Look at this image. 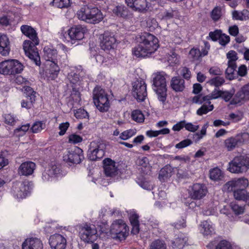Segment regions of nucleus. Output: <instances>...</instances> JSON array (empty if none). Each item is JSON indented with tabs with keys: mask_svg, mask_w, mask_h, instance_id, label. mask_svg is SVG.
I'll list each match as a JSON object with an SVG mask.
<instances>
[{
	"mask_svg": "<svg viewBox=\"0 0 249 249\" xmlns=\"http://www.w3.org/2000/svg\"><path fill=\"white\" fill-rule=\"evenodd\" d=\"M20 30L24 35L30 39V40H25L23 42V47L25 54L36 65H40V56L36 47V45L39 43L36 31L32 26L27 24L21 25Z\"/></svg>",
	"mask_w": 249,
	"mask_h": 249,
	"instance_id": "nucleus-1",
	"label": "nucleus"
},
{
	"mask_svg": "<svg viewBox=\"0 0 249 249\" xmlns=\"http://www.w3.org/2000/svg\"><path fill=\"white\" fill-rule=\"evenodd\" d=\"M159 47V40L154 35L143 33L140 36L139 43L135 47L132 53L138 57L148 56L155 52Z\"/></svg>",
	"mask_w": 249,
	"mask_h": 249,
	"instance_id": "nucleus-2",
	"label": "nucleus"
},
{
	"mask_svg": "<svg viewBox=\"0 0 249 249\" xmlns=\"http://www.w3.org/2000/svg\"><path fill=\"white\" fill-rule=\"evenodd\" d=\"M103 226L100 225L101 230L105 233H108L112 237L123 239L127 236L128 227L123 219H116L112 223L109 229H107V221L103 222Z\"/></svg>",
	"mask_w": 249,
	"mask_h": 249,
	"instance_id": "nucleus-3",
	"label": "nucleus"
},
{
	"mask_svg": "<svg viewBox=\"0 0 249 249\" xmlns=\"http://www.w3.org/2000/svg\"><path fill=\"white\" fill-rule=\"evenodd\" d=\"M164 72L154 73L153 77V89L157 94L158 98L163 104L167 99V82Z\"/></svg>",
	"mask_w": 249,
	"mask_h": 249,
	"instance_id": "nucleus-4",
	"label": "nucleus"
},
{
	"mask_svg": "<svg viewBox=\"0 0 249 249\" xmlns=\"http://www.w3.org/2000/svg\"><path fill=\"white\" fill-rule=\"evenodd\" d=\"M93 102L101 112H106L110 107L109 101L105 90L100 87H96L93 90Z\"/></svg>",
	"mask_w": 249,
	"mask_h": 249,
	"instance_id": "nucleus-5",
	"label": "nucleus"
},
{
	"mask_svg": "<svg viewBox=\"0 0 249 249\" xmlns=\"http://www.w3.org/2000/svg\"><path fill=\"white\" fill-rule=\"evenodd\" d=\"M249 167V154L235 157L229 163V170L232 173H242L248 170Z\"/></svg>",
	"mask_w": 249,
	"mask_h": 249,
	"instance_id": "nucleus-6",
	"label": "nucleus"
},
{
	"mask_svg": "<svg viewBox=\"0 0 249 249\" xmlns=\"http://www.w3.org/2000/svg\"><path fill=\"white\" fill-rule=\"evenodd\" d=\"M79 234L85 242L93 241L97 237V231L95 225L84 223L79 227Z\"/></svg>",
	"mask_w": 249,
	"mask_h": 249,
	"instance_id": "nucleus-7",
	"label": "nucleus"
},
{
	"mask_svg": "<svg viewBox=\"0 0 249 249\" xmlns=\"http://www.w3.org/2000/svg\"><path fill=\"white\" fill-rule=\"evenodd\" d=\"M33 185L32 181H25L22 182H15L12 187V192L15 197L18 199L25 198L30 191L31 190Z\"/></svg>",
	"mask_w": 249,
	"mask_h": 249,
	"instance_id": "nucleus-8",
	"label": "nucleus"
},
{
	"mask_svg": "<svg viewBox=\"0 0 249 249\" xmlns=\"http://www.w3.org/2000/svg\"><path fill=\"white\" fill-rule=\"evenodd\" d=\"M106 147V144L103 142H91L88 153L89 158L90 160L102 158L104 155Z\"/></svg>",
	"mask_w": 249,
	"mask_h": 249,
	"instance_id": "nucleus-9",
	"label": "nucleus"
},
{
	"mask_svg": "<svg viewBox=\"0 0 249 249\" xmlns=\"http://www.w3.org/2000/svg\"><path fill=\"white\" fill-rule=\"evenodd\" d=\"M208 193V189L203 183H194L188 189L189 196L193 200L203 199Z\"/></svg>",
	"mask_w": 249,
	"mask_h": 249,
	"instance_id": "nucleus-10",
	"label": "nucleus"
},
{
	"mask_svg": "<svg viewBox=\"0 0 249 249\" xmlns=\"http://www.w3.org/2000/svg\"><path fill=\"white\" fill-rule=\"evenodd\" d=\"M64 160L70 163H81L84 159L83 151L78 146H73L68 149L67 154L63 156Z\"/></svg>",
	"mask_w": 249,
	"mask_h": 249,
	"instance_id": "nucleus-11",
	"label": "nucleus"
},
{
	"mask_svg": "<svg viewBox=\"0 0 249 249\" xmlns=\"http://www.w3.org/2000/svg\"><path fill=\"white\" fill-rule=\"evenodd\" d=\"M132 94L138 101L145 100L147 96V91L146 84L144 80H137L134 82Z\"/></svg>",
	"mask_w": 249,
	"mask_h": 249,
	"instance_id": "nucleus-12",
	"label": "nucleus"
},
{
	"mask_svg": "<svg viewBox=\"0 0 249 249\" xmlns=\"http://www.w3.org/2000/svg\"><path fill=\"white\" fill-rule=\"evenodd\" d=\"M249 99V83L244 85L236 92L233 98L230 101L231 105L241 106L247 100Z\"/></svg>",
	"mask_w": 249,
	"mask_h": 249,
	"instance_id": "nucleus-13",
	"label": "nucleus"
},
{
	"mask_svg": "<svg viewBox=\"0 0 249 249\" xmlns=\"http://www.w3.org/2000/svg\"><path fill=\"white\" fill-rule=\"evenodd\" d=\"M100 46L104 50H110L114 48L116 43V38L114 35L109 32H105L99 36Z\"/></svg>",
	"mask_w": 249,
	"mask_h": 249,
	"instance_id": "nucleus-14",
	"label": "nucleus"
},
{
	"mask_svg": "<svg viewBox=\"0 0 249 249\" xmlns=\"http://www.w3.org/2000/svg\"><path fill=\"white\" fill-rule=\"evenodd\" d=\"M249 186V180L246 178H238L233 179L226 182L223 186V189L227 191H233L239 190L241 188H247Z\"/></svg>",
	"mask_w": 249,
	"mask_h": 249,
	"instance_id": "nucleus-15",
	"label": "nucleus"
},
{
	"mask_svg": "<svg viewBox=\"0 0 249 249\" xmlns=\"http://www.w3.org/2000/svg\"><path fill=\"white\" fill-rule=\"evenodd\" d=\"M87 28L82 25H75L68 30V34L70 37L71 43H75L76 40H81L84 38V35Z\"/></svg>",
	"mask_w": 249,
	"mask_h": 249,
	"instance_id": "nucleus-16",
	"label": "nucleus"
},
{
	"mask_svg": "<svg viewBox=\"0 0 249 249\" xmlns=\"http://www.w3.org/2000/svg\"><path fill=\"white\" fill-rule=\"evenodd\" d=\"M49 244L52 249H65L67 240L61 234L55 233L50 237Z\"/></svg>",
	"mask_w": 249,
	"mask_h": 249,
	"instance_id": "nucleus-17",
	"label": "nucleus"
},
{
	"mask_svg": "<svg viewBox=\"0 0 249 249\" xmlns=\"http://www.w3.org/2000/svg\"><path fill=\"white\" fill-rule=\"evenodd\" d=\"M22 249H43V244L40 239L36 237L27 238L22 244Z\"/></svg>",
	"mask_w": 249,
	"mask_h": 249,
	"instance_id": "nucleus-18",
	"label": "nucleus"
},
{
	"mask_svg": "<svg viewBox=\"0 0 249 249\" xmlns=\"http://www.w3.org/2000/svg\"><path fill=\"white\" fill-rule=\"evenodd\" d=\"M127 6H130L134 10L143 11L149 8L150 4L147 0H125Z\"/></svg>",
	"mask_w": 249,
	"mask_h": 249,
	"instance_id": "nucleus-19",
	"label": "nucleus"
},
{
	"mask_svg": "<svg viewBox=\"0 0 249 249\" xmlns=\"http://www.w3.org/2000/svg\"><path fill=\"white\" fill-rule=\"evenodd\" d=\"M103 18V14L99 8L89 5V23H98Z\"/></svg>",
	"mask_w": 249,
	"mask_h": 249,
	"instance_id": "nucleus-20",
	"label": "nucleus"
},
{
	"mask_svg": "<svg viewBox=\"0 0 249 249\" xmlns=\"http://www.w3.org/2000/svg\"><path fill=\"white\" fill-rule=\"evenodd\" d=\"M36 165L33 161H25L19 165L18 172L22 176H30L32 175L36 168Z\"/></svg>",
	"mask_w": 249,
	"mask_h": 249,
	"instance_id": "nucleus-21",
	"label": "nucleus"
},
{
	"mask_svg": "<svg viewBox=\"0 0 249 249\" xmlns=\"http://www.w3.org/2000/svg\"><path fill=\"white\" fill-rule=\"evenodd\" d=\"M104 171L107 176H114L117 173L116 162L111 159H105L103 160Z\"/></svg>",
	"mask_w": 249,
	"mask_h": 249,
	"instance_id": "nucleus-22",
	"label": "nucleus"
},
{
	"mask_svg": "<svg viewBox=\"0 0 249 249\" xmlns=\"http://www.w3.org/2000/svg\"><path fill=\"white\" fill-rule=\"evenodd\" d=\"M10 51V44L9 38L6 35H0V53L7 55Z\"/></svg>",
	"mask_w": 249,
	"mask_h": 249,
	"instance_id": "nucleus-23",
	"label": "nucleus"
},
{
	"mask_svg": "<svg viewBox=\"0 0 249 249\" xmlns=\"http://www.w3.org/2000/svg\"><path fill=\"white\" fill-rule=\"evenodd\" d=\"M170 86L176 91H182L185 88L184 80L180 76H174L170 81Z\"/></svg>",
	"mask_w": 249,
	"mask_h": 249,
	"instance_id": "nucleus-24",
	"label": "nucleus"
},
{
	"mask_svg": "<svg viewBox=\"0 0 249 249\" xmlns=\"http://www.w3.org/2000/svg\"><path fill=\"white\" fill-rule=\"evenodd\" d=\"M90 5H84L78 10L76 16L79 19H82L89 23Z\"/></svg>",
	"mask_w": 249,
	"mask_h": 249,
	"instance_id": "nucleus-25",
	"label": "nucleus"
},
{
	"mask_svg": "<svg viewBox=\"0 0 249 249\" xmlns=\"http://www.w3.org/2000/svg\"><path fill=\"white\" fill-rule=\"evenodd\" d=\"M59 170L56 166L53 165L49 167L47 170H45L42 174V179L45 181L52 180V178L55 177L56 174H57Z\"/></svg>",
	"mask_w": 249,
	"mask_h": 249,
	"instance_id": "nucleus-26",
	"label": "nucleus"
},
{
	"mask_svg": "<svg viewBox=\"0 0 249 249\" xmlns=\"http://www.w3.org/2000/svg\"><path fill=\"white\" fill-rule=\"evenodd\" d=\"M138 163L141 166L140 170L144 174H148L151 171V166L149 163L148 158L143 157L138 160Z\"/></svg>",
	"mask_w": 249,
	"mask_h": 249,
	"instance_id": "nucleus-27",
	"label": "nucleus"
},
{
	"mask_svg": "<svg viewBox=\"0 0 249 249\" xmlns=\"http://www.w3.org/2000/svg\"><path fill=\"white\" fill-rule=\"evenodd\" d=\"M43 52L45 59L48 60V61H51V63L57 55L56 50H53V49H51L49 47H44Z\"/></svg>",
	"mask_w": 249,
	"mask_h": 249,
	"instance_id": "nucleus-28",
	"label": "nucleus"
},
{
	"mask_svg": "<svg viewBox=\"0 0 249 249\" xmlns=\"http://www.w3.org/2000/svg\"><path fill=\"white\" fill-rule=\"evenodd\" d=\"M11 74L20 73L23 71L24 67L22 63L18 60H10Z\"/></svg>",
	"mask_w": 249,
	"mask_h": 249,
	"instance_id": "nucleus-29",
	"label": "nucleus"
},
{
	"mask_svg": "<svg viewBox=\"0 0 249 249\" xmlns=\"http://www.w3.org/2000/svg\"><path fill=\"white\" fill-rule=\"evenodd\" d=\"M60 71L59 67L57 64L56 58H54L53 62L50 64L49 77L51 79H55Z\"/></svg>",
	"mask_w": 249,
	"mask_h": 249,
	"instance_id": "nucleus-30",
	"label": "nucleus"
},
{
	"mask_svg": "<svg viewBox=\"0 0 249 249\" xmlns=\"http://www.w3.org/2000/svg\"><path fill=\"white\" fill-rule=\"evenodd\" d=\"M232 18L235 19H240V20H246L249 18V12L248 10L244 9L241 12L239 11H233L232 12Z\"/></svg>",
	"mask_w": 249,
	"mask_h": 249,
	"instance_id": "nucleus-31",
	"label": "nucleus"
},
{
	"mask_svg": "<svg viewBox=\"0 0 249 249\" xmlns=\"http://www.w3.org/2000/svg\"><path fill=\"white\" fill-rule=\"evenodd\" d=\"M225 74L226 78L229 80H233L237 75L235 67L232 65V63L229 60L228 61V67L225 71Z\"/></svg>",
	"mask_w": 249,
	"mask_h": 249,
	"instance_id": "nucleus-32",
	"label": "nucleus"
},
{
	"mask_svg": "<svg viewBox=\"0 0 249 249\" xmlns=\"http://www.w3.org/2000/svg\"><path fill=\"white\" fill-rule=\"evenodd\" d=\"M172 169L171 166H165L162 168L159 174V178L160 180L163 181L166 178H168L172 176Z\"/></svg>",
	"mask_w": 249,
	"mask_h": 249,
	"instance_id": "nucleus-33",
	"label": "nucleus"
},
{
	"mask_svg": "<svg viewBox=\"0 0 249 249\" xmlns=\"http://www.w3.org/2000/svg\"><path fill=\"white\" fill-rule=\"evenodd\" d=\"M113 12L117 16L123 17V18H126L129 14V11L124 5L116 6L113 9Z\"/></svg>",
	"mask_w": 249,
	"mask_h": 249,
	"instance_id": "nucleus-34",
	"label": "nucleus"
},
{
	"mask_svg": "<svg viewBox=\"0 0 249 249\" xmlns=\"http://www.w3.org/2000/svg\"><path fill=\"white\" fill-rule=\"evenodd\" d=\"M239 142V139L236 137H229L226 139L224 144L228 151H231L235 148Z\"/></svg>",
	"mask_w": 249,
	"mask_h": 249,
	"instance_id": "nucleus-35",
	"label": "nucleus"
},
{
	"mask_svg": "<svg viewBox=\"0 0 249 249\" xmlns=\"http://www.w3.org/2000/svg\"><path fill=\"white\" fill-rule=\"evenodd\" d=\"M209 176L213 180H220L223 177V174L219 168H213L209 171Z\"/></svg>",
	"mask_w": 249,
	"mask_h": 249,
	"instance_id": "nucleus-36",
	"label": "nucleus"
},
{
	"mask_svg": "<svg viewBox=\"0 0 249 249\" xmlns=\"http://www.w3.org/2000/svg\"><path fill=\"white\" fill-rule=\"evenodd\" d=\"M187 241L186 237H178L172 242V247L175 249H182L186 244Z\"/></svg>",
	"mask_w": 249,
	"mask_h": 249,
	"instance_id": "nucleus-37",
	"label": "nucleus"
},
{
	"mask_svg": "<svg viewBox=\"0 0 249 249\" xmlns=\"http://www.w3.org/2000/svg\"><path fill=\"white\" fill-rule=\"evenodd\" d=\"M148 249H167V246L164 241L157 239L150 243Z\"/></svg>",
	"mask_w": 249,
	"mask_h": 249,
	"instance_id": "nucleus-38",
	"label": "nucleus"
},
{
	"mask_svg": "<svg viewBox=\"0 0 249 249\" xmlns=\"http://www.w3.org/2000/svg\"><path fill=\"white\" fill-rule=\"evenodd\" d=\"M209 124L208 123H206L204 125L202 126L200 132L198 133H195L193 134V139L195 142H199L201 139H202L203 137L207 134V128Z\"/></svg>",
	"mask_w": 249,
	"mask_h": 249,
	"instance_id": "nucleus-39",
	"label": "nucleus"
},
{
	"mask_svg": "<svg viewBox=\"0 0 249 249\" xmlns=\"http://www.w3.org/2000/svg\"><path fill=\"white\" fill-rule=\"evenodd\" d=\"M201 231L204 235H210L213 233L214 229L208 220H204L201 223Z\"/></svg>",
	"mask_w": 249,
	"mask_h": 249,
	"instance_id": "nucleus-40",
	"label": "nucleus"
},
{
	"mask_svg": "<svg viewBox=\"0 0 249 249\" xmlns=\"http://www.w3.org/2000/svg\"><path fill=\"white\" fill-rule=\"evenodd\" d=\"M0 73L11 74V60H6L0 62Z\"/></svg>",
	"mask_w": 249,
	"mask_h": 249,
	"instance_id": "nucleus-41",
	"label": "nucleus"
},
{
	"mask_svg": "<svg viewBox=\"0 0 249 249\" xmlns=\"http://www.w3.org/2000/svg\"><path fill=\"white\" fill-rule=\"evenodd\" d=\"M246 188H240L235 190L233 192V196L236 200H247V192Z\"/></svg>",
	"mask_w": 249,
	"mask_h": 249,
	"instance_id": "nucleus-42",
	"label": "nucleus"
},
{
	"mask_svg": "<svg viewBox=\"0 0 249 249\" xmlns=\"http://www.w3.org/2000/svg\"><path fill=\"white\" fill-rule=\"evenodd\" d=\"M131 116L133 120L136 121V122H139V123L143 122L145 120V116L143 113L140 109L133 110L131 112Z\"/></svg>",
	"mask_w": 249,
	"mask_h": 249,
	"instance_id": "nucleus-43",
	"label": "nucleus"
},
{
	"mask_svg": "<svg viewBox=\"0 0 249 249\" xmlns=\"http://www.w3.org/2000/svg\"><path fill=\"white\" fill-rule=\"evenodd\" d=\"M214 108V106L211 104V102H209V105H207L206 103H204L202 105L200 108H198L196 111V113L199 116H202L203 114H207L209 111H212Z\"/></svg>",
	"mask_w": 249,
	"mask_h": 249,
	"instance_id": "nucleus-44",
	"label": "nucleus"
},
{
	"mask_svg": "<svg viewBox=\"0 0 249 249\" xmlns=\"http://www.w3.org/2000/svg\"><path fill=\"white\" fill-rule=\"evenodd\" d=\"M227 57L229 60L233 65L235 70H236L237 66L236 64V61L237 60L238 57L237 56V53L235 51H230L227 53Z\"/></svg>",
	"mask_w": 249,
	"mask_h": 249,
	"instance_id": "nucleus-45",
	"label": "nucleus"
},
{
	"mask_svg": "<svg viewBox=\"0 0 249 249\" xmlns=\"http://www.w3.org/2000/svg\"><path fill=\"white\" fill-rule=\"evenodd\" d=\"M222 16V11L221 7L216 6L212 11L211 17L214 21H216L220 18Z\"/></svg>",
	"mask_w": 249,
	"mask_h": 249,
	"instance_id": "nucleus-46",
	"label": "nucleus"
},
{
	"mask_svg": "<svg viewBox=\"0 0 249 249\" xmlns=\"http://www.w3.org/2000/svg\"><path fill=\"white\" fill-rule=\"evenodd\" d=\"M224 78L223 77H221V76H219V75H217L214 78H212V79L209 80L208 81V83L211 85H214L215 87H219L221 85H222L223 83H224Z\"/></svg>",
	"mask_w": 249,
	"mask_h": 249,
	"instance_id": "nucleus-47",
	"label": "nucleus"
},
{
	"mask_svg": "<svg viewBox=\"0 0 249 249\" xmlns=\"http://www.w3.org/2000/svg\"><path fill=\"white\" fill-rule=\"evenodd\" d=\"M170 130L168 128H163L161 130L159 131H153V130H150L146 132V134L149 137H155V136H158L160 134H168L169 133Z\"/></svg>",
	"mask_w": 249,
	"mask_h": 249,
	"instance_id": "nucleus-48",
	"label": "nucleus"
},
{
	"mask_svg": "<svg viewBox=\"0 0 249 249\" xmlns=\"http://www.w3.org/2000/svg\"><path fill=\"white\" fill-rule=\"evenodd\" d=\"M46 126L45 124L41 121H38V122H35L31 127V129L33 132H40L43 128H45Z\"/></svg>",
	"mask_w": 249,
	"mask_h": 249,
	"instance_id": "nucleus-49",
	"label": "nucleus"
},
{
	"mask_svg": "<svg viewBox=\"0 0 249 249\" xmlns=\"http://www.w3.org/2000/svg\"><path fill=\"white\" fill-rule=\"evenodd\" d=\"M73 0H53V3L54 6L58 7H67L72 3Z\"/></svg>",
	"mask_w": 249,
	"mask_h": 249,
	"instance_id": "nucleus-50",
	"label": "nucleus"
},
{
	"mask_svg": "<svg viewBox=\"0 0 249 249\" xmlns=\"http://www.w3.org/2000/svg\"><path fill=\"white\" fill-rule=\"evenodd\" d=\"M231 207L235 214H241L245 212V207L244 206H240L236 203H231Z\"/></svg>",
	"mask_w": 249,
	"mask_h": 249,
	"instance_id": "nucleus-51",
	"label": "nucleus"
},
{
	"mask_svg": "<svg viewBox=\"0 0 249 249\" xmlns=\"http://www.w3.org/2000/svg\"><path fill=\"white\" fill-rule=\"evenodd\" d=\"M136 130L135 129H129V130H126L124 131L120 135V138L122 139V140H127L133 135L136 134Z\"/></svg>",
	"mask_w": 249,
	"mask_h": 249,
	"instance_id": "nucleus-52",
	"label": "nucleus"
},
{
	"mask_svg": "<svg viewBox=\"0 0 249 249\" xmlns=\"http://www.w3.org/2000/svg\"><path fill=\"white\" fill-rule=\"evenodd\" d=\"M34 97L32 96L30 98V101L28 100L27 95H26V99H23L21 101L22 107H25L26 108H31L33 107Z\"/></svg>",
	"mask_w": 249,
	"mask_h": 249,
	"instance_id": "nucleus-53",
	"label": "nucleus"
},
{
	"mask_svg": "<svg viewBox=\"0 0 249 249\" xmlns=\"http://www.w3.org/2000/svg\"><path fill=\"white\" fill-rule=\"evenodd\" d=\"M23 90H24L25 93L28 96V99L29 101H30V98H31L32 95L34 96V103L36 97V92H35V91H34V90H33L32 88H30V87H24Z\"/></svg>",
	"mask_w": 249,
	"mask_h": 249,
	"instance_id": "nucleus-54",
	"label": "nucleus"
},
{
	"mask_svg": "<svg viewBox=\"0 0 249 249\" xmlns=\"http://www.w3.org/2000/svg\"><path fill=\"white\" fill-rule=\"evenodd\" d=\"M68 79L72 83H77L80 80V76L77 73L76 71H72L68 74Z\"/></svg>",
	"mask_w": 249,
	"mask_h": 249,
	"instance_id": "nucleus-55",
	"label": "nucleus"
},
{
	"mask_svg": "<svg viewBox=\"0 0 249 249\" xmlns=\"http://www.w3.org/2000/svg\"><path fill=\"white\" fill-rule=\"evenodd\" d=\"M3 117L4 118L5 123L10 125H14L16 121V117L14 116L13 114H11V113L4 114Z\"/></svg>",
	"mask_w": 249,
	"mask_h": 249,
	"instance_id": "nucleus-56",
	"label": "nucleus"
},
{
	"mask_svg": "<svg viewBox=\"0 0 249 249\" xmlns=\"http://www.w3.org/2000/svg\"><path fill=\"white\" fill-rule=\"evenodd\" d=\"M83 138L78 134H70L69 136V142L71 143H78L82 142Z\"/></svg>",
	"mask_w": 249,
	"mask_h": 249,
	"instance_id": "nucleus-57",
	"label": "nucleus"
},
{
	"mask_svg": "<svg viewBox=\"0 0 249 249\" xmlns=\"http://www.w3.org/2000/svg\"><path fill=\"white\" fill-rule=\"evenodd\" d=\"M216 249H232V248L229 242L223 240L216 246Z\"/></svg>",
	"mask_w": 249,
	"mask_h": 249,
	"instance_id": "nucleus-58",
	"label": "nucleus"
},
{
	"mask_svg": "<svg viewBox=\"0 0 249 249\" xmlns=\"http://www.w3.org/2000/svg\"><path fill=\"white\" fill-rule=\"evenodd\" d=\"M234 92V90H231L230 91H222L221 90V97L227 102V101H229L232 98Z\"/></svg>",
	"mask_w": 249,
	"mask_h": 249,
	"instance_id": "nucleus-59",
	"label": "nucleus"
},
{
	"mask_svg": "<svg viewBox=\"0 0 249 249\" xmlns=\"http://www.w3.org/2000/svg\"><path fill=\"white\" fill-rule=\"evenodd\" d=\"M75 116L77 118H83V117H89V113L84 108H79L75 112Z\"/></svg>",
	"mask_w": 249,
	"mask_h": 249,
	"instance_id": "nucleus-60",
	"label": "nucleus"
},
{
	"mask_svg": "<svg viewBox=\"0 0 249 249\" xmlns=\"http://www.w3.org/2000/svg\"><path fill=\"white\" fill-rule=\"evenodd\" d=\"M201 52L198 49H192L189 52V55L194 60H197L200 57Z\"/></svg>",
	"mask_w": 249,
	"mask_h": 249,
	"instance_id": "nucleus-61",
	"label": "nucleus"
},
{
	"mask_svg": "<svg viewBox=\"0 0 249 249\" xmlns=\"http://www.w3.org/2000/svg\"><path fill=\"white\" fill-rule=\"evenodd\" d=\"M199 125L197 124H193L192 123H187L186 121H185V126L184 127L187 130L189 131H192V132H195L197 129H198Z\"/></svg>",
	"mask_w": 249,
	"mask_h": 249,
	"instance_id": "nucleus-62",
	"label": "nucleus"
},
{
	"mask_svg": "<svg viewBox=\"0 0 249 249\" xmlns=\"http://www.w3.org/2000/svg\"><path fill=\"white\" fill-rule=\"evenodd\" d=\"M193 143V141L191 140V139H184L181 141L178 144L175 145V147L176 148H178V149H181V148H184V147H187L188 145L192 144Z\"/></svg>",
	"mask_w": 249,
	"mask_h": 249,
	"instance_id": "nucleus-63",
	"label": "nucleus"
},
{
	"mask_svg": "<svg viewBox=\"0 0 249 249\" xmlns=\"http://www.w3.org/2000/svg\"><path fill=\"white\" fill-rule=\"evenodd\" d=\"M230 36L228 35L222 34L221 30H220V41L219 43L222 45H226L227 43H229Z\"/></svg>",
	"mask_w": 249,
	"mask_h": 249,
	"instance_id": "nucleus-64",
	"label": "nucleus"
}]
</instances>
